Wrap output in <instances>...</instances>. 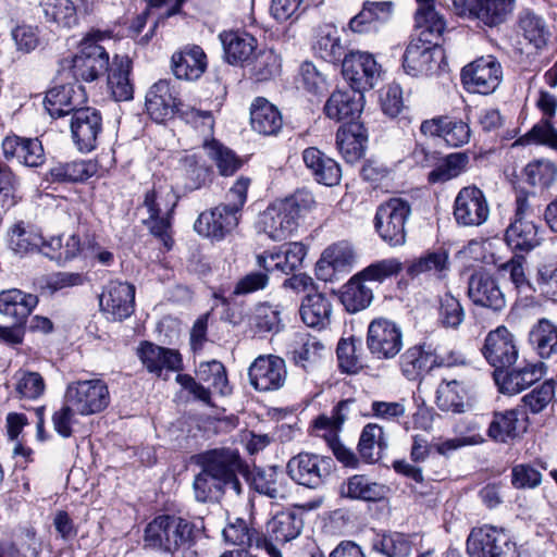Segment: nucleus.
<instances>
[{
  "label": "nucleus",
  "instance_id": "nucleus-44",
  "mask_svg": "<svg viewBox=\"0 0 557 557\" xmlns=\"http://www.w3.org/2000/svg\"><path fill=\"white\" fill-rule=\"evenodd\" d=\"M529 341L541 358L557 354V325L547 319H541L529 334Z\"/></svg>",
  "mask_w": 557,
  "mask_h": 557
},
{
  "label": "nucleus",
  "instance_id": "nucleus-51",
  "mask_svg": "<svg viewBox=\"0 0 557 557\" xmlns=\"http://www.w3.org/2000/svg\"><path fill=\"white\" fill-rule=\"evenodd\" d=\"M96 172V166L91 162L72 161L59 163L49 171L51 181L59 183L83 182L91 177Z\"/></svg>",
  "mask_w": 557,
  "mask_h": 557
},
{
  "label": "nucleus",
  "instance_id": "nucleus-39",
  "mask_svg": "<svg viewBox=\"0 0 557 557\" xmlns=\"http://www.w3.org/2000/svg\"><path fill=\"white\" fill-rule=\"evenodd\" d=\"M539 227L524 218H517L507 227L505 240L507 245L520 251H530L541 244Z\"/></svg>",
  "mask_w": 557,
  "mask_h": 557
},
{
  "label": "nucleus",
  "instance_id": "nucleus-42",
  "mask_svg": "<svg viewBox=\"0 0 557 557\" xmlns=\"http://www.w3.org/2000/svg\"><path fill=\"white\" fill-rule=\"evenodd\" d=\"M46 23L58 28H72L77 24L76 7L71 0H41Z\"/></svg>",
  "mask_w": 557,
  "mask_h": 557
},
{
  "label": "nucleus",
  "instance_id": "nucleus-40",
  "mask_svg": "<svg viewBox=\"0 0 557 557\" xmlns=\"http://www.w3.org/2000/svg\"><path fill=\"white\" fill-rule=\"evenodd\" d=\"M175 108L170 84L159 81L150 87L146 95V109L148 114L158 123L170 117Z\"/></svg>",
  "mask_w": 557,
  "mask_h": 557
},
{
  "label": "nucleus",
  "instance_id": "nucleus-60",
  "mask_svg": "<svg viewBox=\"0 0 557 557\" xmlns=\"http://www.w3.org/2000/svg\"><path fill=\"white\" fill-rule=\"evenodd\" d=\"M347 496L367 502L380 500L383 495V486L370 481L364 475H354L347 482Z\"/></svg>",
  "mask_w": 557,
  "mask_h": 557
},
{
  "label": "nucleus",
  "instance_id": "nucleus-58",
  "mask_svg": "<svg viewBox=\"0 0 557 557\" xmlns=\"http://www.w3.org/2000/svg\"><path fill=\"white\" fill-rule=\"evenodd\" d=\"M465 320V310L460 301L450 293L440 298L438 321L446 329H458Z\"/></svg>",
  "mask_w": 557,
  "mask_h": 557
},
{
  "label": "nucleus",
  "instance_id": "nucleus-33",
  "mask_svg": "<svg viewBox=\"0 0 557 557\" xmlns=\"http://www.w3.org/2000/svg\"><path fill=\"white\" fill-rule=\"evenodd\" d=\"M302 161L317 182L326 186H335L339 183L342 171L338 163L318 148H306L302 151Z\"/></svg>",
  "mask_w": 557,
  "mask_h": 557
},
{
  "label": "nucleus",
  "instance_id": "nucleus-63",
  "mask_svg": "<svg viewBox=\"0 0 557 557\" xmlns=\"http://www.w3.org/2000/svg\"><path fill=\"white\" fill-rule=\"evenodd\" d=\"M222 535L226 543L247 549L251 545L253 530L248 527L244 519L236 518L223 529Z\"/></svg>",
  "mask_w": 557,
  "mask_h": 557
},
{
  "label": "nucleus",
  "instance_id": "nucleus-54",
  "mask_svg": "<svg viewBox=\"0 0 557 557\" xmlns=\"http://www.w3.org/2000/svg\"><path fill=\"white\" fill-rule=\"evenodd\" d=\"M515 0H484L473 17L487 26L498 25L511 14Z\"/></svg>",
  "mask_w": 557,
  "mask_h": 557
},
{
  "label": "nucleus",
  "instance_id": "nucleus-12",
  "mask_svg": "<svg viewBox=\"0 0 557 557\" xmlns=\"http://www.w3.org/2000/svg\"><path fill=\"white\" fill-rule=\"evenodd\" d=\"M342 74L352 89L364 91L374 86L380 67L371 53L351 51L343 60Z\"/></svg>",
  "mask_w": 557,
  "mask_h": 557
},
{
  "label": "nucleus",
  "instance_id": "nucleus-38",
  "mask_svg": "<svg viewBox=\"0 0 557 557\" xmlns=\"http://www.w3.org/2000/svg\"><path fill=\"white\" fill-rule=\"evenodd\" d=\"M42 236L34 227L24 222L14 223L8 231L7 244L9 249L18 257L35 251L40 252Z\"/></svg>",
  "mask_w": 557,
  "mask_h": 557
},
{
  "label": "nucleus",
  "instance_id": "nucleus-29",
  "mask_svg": "<svg viewBox=\"0 0 557 557\" xmlns=\"http://www.w3.org/2000/svg\"><path fill=\"white\" fill-rule=\"evenodd\" d=\"M208 66L207 54L197 45H189L172 55V70L178 79L197 81Z\"/></svg>",
  "mask_w": 557,
  "mask_h": 557
},
{
  "label": "nucleus",
  "instance_id": "nucleus-48",
  "mask_svg": "<svg viewBox=\"0 0 557 557\" xmlns=\"http://www.w3.org/2000/svg\"><path fill=\"white\" fill-rule=\"evenodd\" d=\"M437 407L447 412L461 413L468 406L466 391L458 381L442 382L436 391Z\"/></svg>",
  "mask_w": 557,
  "mask_h": 557
},
{
  "label": "nucleus",
  "instance_id": "nucleus-15",
  "mask_svg": "<svg viewBox=\"0 0 557 557\" xmlns=\"http://www.w3.org/2000/svg\"><path fill=\"white\" fill-rule=\"evenodd\" d=\"M443 57L440 45L413 38L404 53L403 67L411 76H428L437 71Z\"/></svg>",
  "mask_w": 557,
  "mask_h": 557
},
{
  "label": "nucleus",
  "instance_id": "nucleus-61",
  "mask_svg": "<svg viewBox=\"0 0 557 557\" xmlns=\"http://www.w3.org/2000/svg\"><path fill=\"white\" fill-rule=\"evenodd\" d=\"M336 355L338 367L344 373L357 374L363 367L354 338H342L337 344Z\"/></svg>",
  "mask_w": 557,
  "mask_h": 557
},
{
  "label": "nucleus",
  "instance_id": "nucleus-30",
  "mask_svg": "<svg viewBox=\"0 0 557 557\" xmlns=\"http://www.w3.org/2000/svg\"><path fill=\"white\" fill-rule=\"evenodd\" d=\"M2 151L7 159L15 158L30 168L40 166L46 159L44 147L37 138L7 136L2 141Z\"/></svg>",
  "mask_w": 557,
  "mask_h": 557
},
{
  "label": "nucleus",
  "instance_id": "nucleus-34",
  "mask_svg": "<svg viewBox=\"0 0 557 557\" xmlns=\"http://www.w3.org/2000/svg\"><path fill=\"white\" fill-rule=\"evenodd\" d=\"M38 305V297L17 288L0 292V313L22 324Z\"/></svg>",
  "mask_w": 557,
  "mask_h": 557
},
{
  "label": "nucleus",
  "instance_id": "nucleus-56",
  "mask_svg": "<svg viewBox=\"0 0 557 557\" xmlns=\"http://www.w3.org/2000/svg\"><path fill=\"white\" fill-rule=\"evenodd\" d=\"M199 380L206 382L215 392L224 395L230 392L224 366L216 360L201 362L197 370Z\"/></svg>",
  "mask_w": 557,
  "mask_h": 557
},
{
  "label": "nucleus",
  "instance_id": "nucleus-16",
  "mask_svg": "<svg viewBox=\"0 0 557 557\" xmlns=\"http://www.w3.org/2000/svg\"><path fill=\"white\" fill-rule=\"evenodd\" d=\"M286 375L285 361L273 355L259 356L248 370L250 384L260 392L280 389L286 381Z\"/></svg>",
  "mask_w": 557,
  "mask_h": 557
},
{
  "label": "nucleus",
  "instance_id": "nucleus-22",
  "mask_svg": "<svg viewBox=\"0 0 557 557\" xmlns=\"http://www.w3.org/2000/svg\"><path fill=\"white\" fill-rule=\"evenodd\" d=\"M468 295L475 305L495 311H499L506 306L505 295L496 278L486 271H478L471 275Z\"/></svg>",
  "mask_w": 557,
  "mask_h": 557
},
{
  "label": "nucleus",
  "instance_id": "nucleus-31",
  "mask_svg": "<svg viewBox=\"0 0 557 557\" xmlns=\"http://www.w3.org/2000/svg\"><path fill=\"white\" fill-rule=\"evenodd\" d=\"M385 213L388 221L385 225V243L392 247L403 246L406 243V222L411 214L408 200L391 198L385 202Z\"/></svg>",
  "mask_w": 557,
  "mask_h": 557
},
{
  "label": "nucleus",
  "instance_id": "nucleus-21",
  "mask_svg": "<svg viewBox=\"0 0 557 557\" xmlns=\"http://www.w3.org/2000/svg\"><path fill=\"white\" fill-rule=\"evenodd\" d=\"M420 131L430 137H441L450 147H461L469 143V125L449 116H436L421 123Z\"/></svg>",
  "mask_w": 557,
  "mask_h": 557
},
{
  "label": "nucleus",
  "instance_id": "nucleus-10",
  "mask_svg": "<svg viewBox=\"0 0 557 557\" xmlns=\"http://www.w3.org/2000/svg\"><path fill=\"white\" fill-rule=\"evenodd\" d=\"M461 79L469 91L487 95L500 84L503 69L495 57H481L462 69Z\"/></svg>",
  "mask_w": 557,
  "mask_h": 557
},
{
  "label": "nucleus",
  "instance_id": "nucleus-18",
  "mask_svg": "<svg viewBox=\"0 0 557 557\" xmlns=\"http://www.w3.org/2000/svg\"><path fill=\"white\" fill-rule=\"evenodd\" d=\"M304 528L302 517L293 510L277 512L267 523L264 547L272 557H281L276 544H285L296 539Z\"/></svg>",
  "mask_w": 557,
  "mask_h": 557
},
{
  "label": "nucleus",
  "instance_id": "nucleus-36",
  "mask_svg": "<svg viewBox=\"0 0 557 557\" xmlns=\"http://www.w3.org/2000/svg\"><path fill=\"white\" fill-rule=\"evenodd\" d=\"M219 38L230 64H243L250 59L257 48L256 38L246 32H223Z\"/></svg>",
  "mask_w": 557,
  "mask_h": 557
},
{
  "label": "nucleus",
  "instance_id": "nucleus-4",
  "mask_svg": "<svg viewBox=\"0 0 557 557\" xmlns=\"http://www.w3.org/2000/svg\"><path fill=\"white\" fill-rule=\"evenodd\" d=\"M201 468H205L213 479L218 480L235 495L242 493V483L238 474L246 475L247 467L242 461L239 454L230 448L213 449L198 457Z\"/></svg>",
  "mask_w": 557,
  "mask_h": 557
},
{
  "label": "nucleus",
  "instance_id": "nucleus-47",
  "mask_svg": "<svg viewBox=\"0 0 557 557\" xmlns=\"http://www.w3.org/2000/svg\"><path fill=\"white\" fill-rule=\"evenodd\" d=\"M82 251L81 239L76 235H69L65 239L62 237H51L48 240L42 239L40 252L57 262H65L74 259Z\"/></svg>",
  "mask_w": 557,
  "mask_h": 557
},
{
  "label": "nucleus",
  "instance_id": "nucleus-35",
  "mask_svg": "<svg viewBox=\"0 0 557 557\" xmlns=\"http://www.w3.org/2000/svg\"><path fill=\"white\" fill-rule=\"evenodd\" d=\"M138 357L150 372L160 374L162 370L176 371L181 368V355L173 349L164 348L146 342L138 348Z\"/></svg>",
  "mask_w": 557,
  "mask_h": 557
},
{
  "label": "nucleus",
  "instance_id": "nucleus-3",
  "mask_svg": "<svg viewBox=\"0 0 557 557\" xmlns=\"http://www.w3.org/2000/svg\"><path fill=\"white\" fill-rule=\"evenodd\" d=\"M195 525L188 520L174 516L161 515L145 528L146 547L168 553H175L193 542Z\"/></svg>",
  "mask_w": 557,
  "mask_h": 557
},
{
  "label": "nucleus",
  "instance_id": "nucleus-1",
  "mask_svg": "<svg viewBox=\"0 0 557 557\" xmlns=\"http://www.w3.org/2000/svg\"><path fill=\"white\" fill-rule=\"evenodd\" d=\"M313 205L312 194L306 190H298L289 197L277 199L260 212L256 230L272 240H284L297 231L300 216Z\"/></svg>",
  "mask_w": 557,
  "mask_h": 557
},
{
  "label": "nucleus",
  "instance_id": "nucleus-55",
  "mask_svg": "<svg viewBox=\"0 0 557 557\" xmlns=\"http://www.w3.org/2000/svg\"><path fill=\"white\" fill-rule=\"evenodd\" d=\"M448 270V253L444 250L433 251L414 261L407 270L411 277L422 273L442 276Z\"/></svg>",
  "mask_w": 557,
  "mask_h": 557
},
{
  "label": "nucleus",
  "instance_id": "nucleus-24",
  "mask_svg": "<svg viewBox=\"0 0 557 557\" xmlns=\"http://www.w3.org/2000/svg\"><path fill=\"white\" fill-rule=\"evenodd\" d=\"M239 215L220 205L211 211L202 212L194 224L195 231L206 237L222 239L238 224Z\"/></svg>",
  "mask_w": 557,
  "mask_h": 557
},
{
  "label": "nucleus",
  "instance_id": "nucleus-27",
  "mask_svg": "<svg viewBox=\"0 0 557 557\" xmlns=\"http://www.w3.org/2000/svg\"><path fill=\"white\" fill-rule=\"evenodd\" d=\"M362 91L351 87L336 89L332 92L324 106L325 115L336 122L354 120L362 111Z\"/></svg>",
  "mask_w": 557,
  "mask_h": 557
},
{
  "label": "nucleus",
  "instance_id": "nucleus-37",
  "mask_svg": "<svg viewBox=\"0 0 557 557\" xmlns=\"http://www.w3.org/2000/svg\"><path fill=\"white\" fill-rule=\"evenodd\" d=\"M250 124L253 131L261 135L271 136L280 132L283 125L278 109L265 98L253 100L250 108Z\"/></svg>",
  "mask_w": 557,
  "mask_h": 557
},
{
  "label": "nucleus",
  "instance_id": "nucleus-11",
  "mask_svg": "<svg viewBox=\"0 0 557 557\" xmlns=\"http://www.w3.org/2000/svg\"><path fill=\"white\" fill-rule=\"evenodd\" d=\"M454 219L461 226H480L490 215L484 193L475 185L462 187L454 202Z\"/></svg>",
  "mask_w": 557,
  "mask_h": 557
},
{
  "label": "nucleus",
  "instance_id": "nucleus-52",
  "mask_svg": "<svg viewBox=\"0 0 557 557\" xmlns=\"http://www.w3.org/2000/svg\"><path fill=\"white\" fill-rule=\"evenodd\" d=\"M469 163L466 152H455L444 158L430 173V183H444L463 173Z\"/></svg>",
  "mask_w": 557,
  "mask_h": 557
},
{
  "label": "nucleus",
  "instance_id": "nucleus-59",
  "mask_svg": "<svg viewBox=\"0 0 557 557\" xmlns=\"http://www.w3.org/2000/svg\"><path fill=\"white\" fill-rule=\"evenodd\" d=\"M281 58L272 49L259 51L251 63V73L258 81H268L280 73Z\"/></svg>",
  "mask_w": 557,
  "mask_h": 557
},
{
  "label": "nucleus",
  "instance_id": "nucleus-28",
  "mask_svg": "<svg viewBox=\"0 0 557 557\" xmlns=\"http://www.w3.org/2000/svg\"><path fill=\"white\" fill-rule=\"evenodd\" d=\"M86 102V91L81 85L60 86L50 89L45 97V108L52 117H59L82 109Z\"/></svg>",
  "mask_w": 557,
  "mask_h": 557
},
{
  "label": "nucleus",
  "instance_id": "nucleus-19",
  "mask_svg": "<svg viewBox=\"0 0 557 557\" xmlns=\"http://www.w3.org/2000/svg\"><path fill=\"white\" fill-rule=\"evenodd\" d=\"M101 131L102 120L97 110L82 108L73 113L71 133L75 145L81 151L89 152L95 149Z\"/></svg>",
  "mask_w": 557,
  "mask_h": 557
},
{
  "label": "nucleus",
  "instance_id": "nucleus-17",
  "mask_svg": "<svg viewBox=\"0 0 557 557\" xmlns=\"http://www.w3.org/2000/svg\"><path fill=\"white\" fill-rule=\"evenodd\" d=\"M135 287L120 281L109 282L99 296V306L108 319L121 321L134 311Z\"/></svg>",
  "mask_w": 557,
  "mask_h": 557
},
{
  "label": "nucleus",
  "instance_id": "nucleus-14",
  "mask_svg": "<svg viewBox=\"0 0 557 557\" xmlns=\"http://www.w3.org/2000/svg\"><path fill=\"white\" fill-rule=\"evenodd\" d=\"M354 404V399L343 400L336 406L332 417L320 416L314 421V428L317 431H325V433L321 435L331 443L333 453L337 460L341 461L345 467L350 468H356L358 466V458L349 448L345 447L338 442H335V438L338 430L346 420V416L350 406Z\"/></svg>",
  "mask_w": 557,
  "mask_h": 557
},
{
  "label": "nucleus",
  "instance_id": "nucleus-25",
  "mask_svg": "<svg viewBox=\"0 0 557 557\" xmlns=\"http://www.w3.org/2000/svg\"><path fill=\"white\" fill-rule=\"evenodd\" d=\"M307 256V247L300 242L283 245L277 252H265L258 256V264L267 271L277 270L289 274L302 267Z\"/></svg>",
  "mask_w": 557,
  "mask_h": 557
},
{
  "label": "nucleus",
  "instance_id": "nucleus-23",
  "mask_svg": "<svg viewBox=\"0 0 557 557\" xmlns=\"http://www.w3.org/2000/svg\"><path fill=\"white\" fill-rule=\"evenodd\" d=\"M418 9L414 15L416 39L438 45V40L446 29V21L436 11L434 0H416Z\"/></svg>",
  "mask_w": 557,
  "mask_h": 557
},
{
  "label": "nucleus",
  "instance_id": "nucleus-5",
  "mask_svg": "<svg viewBox=\"0 0 557 557\" xmlns=\"http://www.w3.org/2000/svg\"><path fill=\"white\" fill-rule=\"evenodd\" d=\"M461 362V356L456 351L442 354L431 344L423 343L407 349L401 356L400 367L408 380H417L433 368L454 367Z\"/></svg>",
  "mask_w": 557,
  "mask_h": 557
},
{
  "label": "nucleus",
  "instance_id": "nucleus-46",
  "mask_svg": "<svg viewBox=\"0 0 557 557\" xmlns=\"http://www.w3.org/2000/svg\"><path fill=\"white\" fill-rule=\"evenodd\" d=\"M373 299V288L363 281L352 276L343 287L341 300L349 312L366 309Z\"/></svg>",
  "mask_w": 557,
  "mask_h": 557
},
{
  "label": "nucleus",
  "instance_id": "nucleus-43",
  "mask_svg": "<svg viewBox=\"0 0 557 557\" xmlns=\"http://www.w3.org/2000/svg\"><path fill=\"white\" fill-rule=\"evenodd\" d=\"M542 375V363H527L507 373L500 385V391L510 395L518 394L539 381Z\"/></svg>",
  "mask_w": 557,
  "mask_h": 557
},
{
  "label": "nucleus",
  "instance_id": "nucleus-57",
  "mask_svg": "<svg viewBox=\"0 0 557 557\" xmlns=\"http://www.w3.org/2000/svg\"><path fill=\"white\" fill-rule=\"evenodd\" d=\"M383 13L382 2H366L362 10L350 20L349 26L356 33L377 30L380 17Z\"/></svg>",
  "mask_w": 557,
  "mask_h": 557
},
{
  "label": "nucleus",
  "instance_id": "nucleus-53",
  "mask_svg": "<svg viewBox=\"0 0 557 557\" xmlns=\"http://www.w3.org/2000/svg\"><path fill=\"white\" fill-rule=\"evenodd\" d=\"M203 148L223 176L233 175L242 166V161L236 154L215 139H205Z\"/></svg>",
  "mask_w": 557,
  "mask_h": 557
},
{
  "label": "nucleus",
  "instance_id": "nucleus-6",
  "mask_svg": "<svg viewBox=\"0 0 557 557\" xmlns=\"http://www.w3.org/2000/svg\"><path fill=\"white\" fill-rule=\"evenodd\" d=\"M467 552L470 557H515L516 543L505 529L485 524L470 532Z\"/></svg>",
  "mask_w": 557,
  "mask_h": 557
},
{
  "label": "nucleus",
  "instance_id": "nucleus-41",
  "mask_svg": "<svg viewBox=\"0 0 557 557\" xmlns=\"http://www.w3.org/2000/svg\"><path fill=\"white\" fill-rule=\"evenodd\" d=\"M332 304L322 294L308 295L301 304L300 317L312 329H325L331 323Z\"/></svg>",
  "mask_w": 557,
  "mask_h": 557
},
{
  "label": "nucleus",
  "instance_id": "nucleus-8",
  "mask_svg": "<svg viewBox=\"0 0 557 557\" xmlns=\"http://www.w3.org/2000/svg\"><path fill=\"white\" fill-rule=\"evenodd\" d=\"M333 470V460L318 454L300 453L290 458L286 465L289 478L308 488L322 486Z\"/></svg>",
  "mask_w": 557,
  "mask_h": 557
},
{
  "label": "nucleus",
  "instance_id": "nucleus-9",
  "mask_svg": "<svg viewBox=\"0 0 557 557\" xmlns=\"http://www.w3.org/2000/svg\"><path fill=\"white\" fill-rule=\"evenodd\" d=\"M177 198L170 187H158L147 191L144 199V206L149 213L146 220L151 233L164 242L168 248V230L170 228L171 214L176 207Z\"/></svg>",
  "mask_w": 557,
  "mask_h": 557
},
{
  "label": "nucleus",
  "instance_id": "nucleus-20",
  "mask_svg": "<svg viewBox=\"0 0 557 557\" xmlns=\"http://www.w3.org/2000/svg\"><path fill=\"white\" fill-rule=\"evenodd\" d=\"M355 260L352 246L346 242H337L327 246L315 264V274L319 280L330 282L336 273L346 272Z\"/></svg>",
  "mask_w": 557,
  "mask_h": 557
},
{
  "label": "nucleus",
  "instance_id": "nucleus-2",
  "mask_svg": "<svg viewBox=\"0 0 557 557\" xmlns=\"http://www.w3.org/2000/svg\"><path fill=\"white\" fill-rule=\"evenodd\" d=\"M111 39V32L91 29L85 34L72 59V72L77 79L94 82L108 72L109 53L104 44Z\"/></svg>",
  "mask_w": 557,
  "mask_h": 557
},
{
  "label": "nucleus",
  "instance_id": "nucleus-7",
  "mask_svg": "<svg viewBox=\"0 0 557 557\" xmlns=\"http://www.w3.org/2000/svg\"><path fill=\"white\" fill-rule=\"evenodd\" d=\"M65 400L74 406L76 413L91 416L109 406L110 392L108 385L99 379L74 381L66 387Z\"/></svg>",
  "mask_w": 557,
  "mask_h": 557
},
{
  "label": "nucleus",
  "instance_id": "nucleus-62",
  "mask_svg": "<svg viewBox=\"0 0 557 557\" xmlns=\"http://www.w3.org/2000/svg\"><path fill=\"white\" fill-rule=\"evenodd\" d=\"M529 144H543L557 149V131L548 119L535 124L525 135L517 139L513 146Z\"/></svg>",
  "mask_w": 557,
  "mask_h": 557
},
{
  "label": "nucleus",
  "instance_id": "nucleus-64",
  "mask_svg": "<svg viewBox=\"0 0 557 557\" xmlns=\"http://www.w3.org/2000/svg\"><path fill=\"white\" fill-rule=\"evenodd\" d=\"M300 76L304 87L312 94H321L329 87L327 73L312 62H304L300 67Z\"/></svg>",
  "mask_w": 557,
  "mask_h": 557
},
{
  "label": "nucleus",
  "instance_id": "nucleus-50",
  "mask_svg": "<svg viewBox=\"0 0 557 557\" xmlns=\"http://www.w3.org/2000/svg\"><path fill=\"white\" fill-rule=\"evenodd\" d=\"M383 447V428L379 424H367L360 435L358 450L364 462L373 463L381 459Z\"/></svg>",
  "mask_w": 557,
  "mask_h": 557
},
{
  "label": "nucleus",
  "instance_id": "nucleus-32",
  "mask_svg": "<svg viewBox=\"0 0 557 557\" xmlns=\"http://www.w3.org/2000/svg\"><path fill=\"white\" fill-rule=\"evenodd\" d=\"M367 141V129L360 123H346L337 129V149L349 163H355L362 158Z\"/></svg>",
  "mask_w": 557,
  "mask_h": 557
},
{
  "label": "nucleus",
  "instance_id": "nucleus-26",
  "mask_svg": "<svg viewBox=\"0 0 557 557\" xmlns=\"http://www.w3.org/2000/svg\"><path fill=\"white\" fill-rule=\"evenodd\" d=\"M524 430L521 411L512 408L493 412L486 435L495 443L509 444L518 438Z\"/></svg>",
  "mask_w": 557,
  "mask_h": 557
},
{
  "label": "nucleus",
  "instance_id": "nucleus-13",
  "mask_svg": "<svg viewBox=\"0 0 557 557\" xmlns=\"http://www.w3.org/2000/svg\"><path fill=\"white\" fill-rule=\"evenodd\" d=\"M481 351L496 370L509 368L519 356L515 335L504 325L487 333Z\"/></svg>",
  "mask_w": 557,
  "mask_h": 557
},
{
  "label": "nucleus",
  "instance_id": "nucleus-49",
  "mask_svg": "<svg viewBox=\"0 0 557 557\" xmlns=\"http://www.w3.org/2000/svg\"><path fill=\"white\" fill-rule=\"evenodd\" d=\"M519 29L535 49H542L546 46L549 32L545 21L532 11H524L519 17Z\"/></svg>",
  "mask_w": 557,
  "mask_h": 557
},
{
  "label": "nucleus",
  "instance_id": "nucleus-45",
  "mask_svg": "<svg viewBox=\"0 0 557 557\" xmlns=\"http://www.w3.org/2000/svg\"><path fill=\"white\" fill-rule=\"evenodd\" d=\"M131 61L126 57H115L108 76V85L116 101L129 100L133 97V86L129 83Z\"/></svg>",
  "mask_w": 557,
  "mask_h": 557
}]
</instances>
